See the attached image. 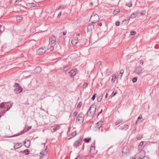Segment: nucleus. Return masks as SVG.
<instances>
[{
  "label": "nucleus",
  "mask_w": 159,
  "mask_h": 159,
  "mask_svg": "<svg viewBox=\"0 0 159 159\" xmlns=\"http://www.w3.org/2000/svg\"><path fill=\"white\" fill-rule=\"evenodd\" d=\"M146 13L145 11H142L140 12V14L142 15H144Z\"/></svg>",
  "instance_id": "nucleus-47"
},
{
  "label": "nucleus",
  "mask_w": 159,
  "mask_h": 159,
  "mask_svg": "<svg viewBox=\"0 0 159 159\" xmlns=\"http://www.w3.org/2000/svg\"><path fill=\"white\" fill-rule=\"evenodd\" d=\"M103 96V94H100V95L97 97V101L98 102H101L102 100Z\"/></svg>",
  "instance_id": "nucleus-20"
},
{
  "label": "nucleus",
  "mask_w": 159,
  "mask_h": 159,
  "mask_svg": "<svg viewBox=\"0 0 159 159\" xmlns=\"http://www.w3.org/2000/svg\"><path fill=\"white\" fill-rule=\"evenodd\" d=\"M139 62L140 64H142V65H143V61L142 60H140L139 61Z\"/></svg>",
  "instance_id": "nucleus-52"
},
{
  "label": "nucleus",
  "mask_w": 159,
  "mask_h": 159,
  "mask_svg": "<svg viewBox=\"0 0 159 159\" xmlns=\"http://www.w3.org/2000/svg\"><path fill=\"white\" fill-rule=\"evenodd\" d=\"M41 68L39 66H38L35 68L34 70V73L37 74L39 73L41 71Z\"/></svg>",
  "instance_id": "nucleus-15"
},
{
  "label": "nucleus",
  "mask_w": 159,
  "mask_h": 159,
  "mask_svg": "<svg viewBox=\"0 0 159 159\" xmlns=\"http://www.w3.org/2000/svg\"><path fill=\"white\" fill-rule=\"evenodd\" d=\"M156 153L157 155L159 156V146L158 147V149Z\"/></svg>",
  "instance_id": "nucleus-50"
},
{
  "label": "nucleus",
  "mask_w": 159,
  "mask_h": 159,
  "mask_svg": "<svg viewBox=\"0 0 159 159\" xmlns=\"http://www.w3.org/2000/svg\"><path fill=\"white\" fill-rule=\"evenodd\" d=\"M137 14H138V12H134L133 13L130 15V18H134L137 16Z\"/></svg>",
  "instance_id": "nucleus-22"
},
{
  "label": "nucleus",
  "mask_w": 159,
  "mask_h": 159,
  "mask_svg": "<svg viewBox=\"0 0 159 159\" xmlns=\"http://www.w3.org/2000/svg\"><path fill=\"white\" fill-rule=\"evenodd\" d=\"M84 115L82 113H80L76 119V121H79L80 123H83L84 120Z\"/></svg>",
  "instance_id": "nucleus-5"
},
{
  "label": "nucleus",
  "mask_w": 159,
  "mask_h": 159,
  "mask_svg": "<svg viewBox=\"0 0 159 159\" xmlns=\"http://www.w3.org/2000/svg\"><path fill=\"white\" fill-rule=\"evenodd\" d=\"M124 70L123 69H121L120 71V73H119L118 74V76H120V78H121L122 74L124 73Z\"/></svg>",
  "instance_id": "nucleus-33"
},
{
  "label": "nucleus",
  "mask_w": 159,
  "mask_h": 159,
  "mask_svg": "<svg viewBox=\"0 0 159 159\" xmlns=\"http://www.w3.org/2000/svg\"><path fill=\"white\" fill-rule=\"evenodd\" d=\"M70 66L69 65H68V66H65L63 68V70L64 71H67L68 70H70Z\"/></svg>",
  "instance_id": "nucleus-25"
},
{
  "label": "nucleus",
  "mask_w": 159,
  "mask_h": 159,
  "mask_svg": "<svg viewBox=\"0 0 159 159\" xmlns=\"http://www.w3.org/2000/svg\"><path fill=\"white\" fill-rule=\"evenodd\" d=\"M116 94V93H114V92H113V93L111 94V96L112 97L114 96Z\"/></svg>",
  "instance_id": "nucleus-59"
},
{
  "label": "nucleus",
  "mask_w": 159,
  "mask_h": 159,
  "mask_svg": "<svg viewBox=\"0 0 159 159\" xmlns=\"http://www.w3.org/2000/svg\"><path fill=\"white\" fill-rule=\"evenodd\" d=\"M52 132H55L60 129V126L58 125H55L54 126H52Z\"/></svg>",
  "instance_id": "nucleus-17"
},
{
  "label": "nucleus",
  "mask_w": 159,
  "mask_h": 159,
  "mask_svg": "<svg viewBox=\"0 0 159 159\" xmlns=\"http://www.w3.org/2000/svg\"><path fill=\"white\" fill-rule=\"evenodd\" d=\"M99 20L98 16L96 13H93L91 15L90 20L91 21L92 23L98 22Z\"/></svg>",
  "instance_id": "nucleus-2"
},
{
  "label": "nucleus",
  "mask_w": 159,
  "mask_h": 159,
  "mask_svg": "<svg viewBox=\"0 0 159 159\" xmlns=\"http://www.w3.org/2000/svg\"><path fill=\"white\" fill-rule=\"evenodd\" d=\"M32 41H33L34 42V43H32V42H31V44H35V45H36L37 44V42H36V41H34L33 40H32Z\"/></svg>",
  "instance_id": "nucleus-57"
},
{
  "label": "nucleus",
  "mask_w": 159,
  "mask_h": 159,
  "mask_svg": "<svg viewBox=\"0 0 159 159\" xmlns=\"http://www.w3.org/2000/svg\"><path fill=\"white\" fill-rule=\"evenodd\" d=\"M53 45H51V46L50 49L51 51H52L54 49Z\"/></svg>",
  "instance_id": "nucleus-55"
},
{
  "label": "nucleus",
  "mask_w": 159,
  "mask_h": 159,
  "mask_svg": "<svg viewBox=\"0 0 159 159\" xmlns=\"http://www.w3.org/2000/svg\"><path fill=\"white\" fill-rule=\"evenodd\" d=\"M47 154V151L46 148L44 150L42 151V152H40L39 155L40 158L43 159L46 157Z\"/></svg>",
  "instance_id": "nucleus-9"
},
{
  "label": "nucleus",
  "mask_w": 159,
  "mask_h": 159,
  "mask_svg": "<svg viewBox=\"0 0 159 159\" xmlns=\"http://www.w3.org/2000/svg\"><path fill=\"white\" fill-rule=\"evenodd\" d=\"M22 17L20 16H18L16 17V20L18 22H20L22 20Z\"/></svg>",
  "instance_id": "nucleus-29"
},
{
  "label": "nucleus",
  "mask_w": 159,
  "mask_h": 159,
  "mask_svg": "<svg viewBox=\"0 0 159 159\" xmlns=\"http://www.w3.org/2000/svg\"><path fill=\"white\" fill-rule=\"evenodd\" d=\"M82 104V102H80L77 105V107L80 108Z\"/></svg>",
  "instance_id": "nucleus-45"
},
{
  "label": "nucleus",
  "mask_w": 159,
  "mask_h": 159,
  "mask_svg": "<svg viewBox=\"0 0 159 159\" xmlns=\"http://www.w3.org/2000/svg\"><path fill=\"white\" fill-rule=\"evenodd\" d=\"M80 42V41H79L78 39H74L72 40L71 43L73 45H75L78 42Z\"/></svg>",
  "instance_id": "nucleus-21"
},
{
  "label": "nucleus",
  "mask_w": 159,
  "mask_h": 159,
  "mask_svg": "<svg viewBox=\"0 0 159 159\" xmlns=\"http://www.w3.org/2000/svg\"><path fill=\"white\" fill-rule=\"evenodd\" d=\"M129 20H130V19H129V17H127V18H126L125 19L123 20V22L126 21L125 23L126 24H127L128 23L129 21Z\"/></svg>",
  "instance_id": "nucleus-36"
},
{
  "label": "nucleus",
  "mask_w": 159,
  "mask_h": 159,
  "mask_svg": "<svg viewBox=\"0 0 159 159\" xmlns=\"http://www.w3.org/2000/svg\"><path fill=\"white\" fill-rule=\"evenodd\" d=\"M126 5L127 6L129 7H131L132 6V3L131 2H129L127 3L126 4Z\"/></svg>",
  "instance_id": "nucleus-31"
},
{
  "label": "nucleus",
  "mask_w": 159,
  "mask_h": 159,
  "mask_svg": "<svg viewBox=\"0 0 159 159\" xmlns=\"http://www.w3.org/2000/svg\"><path fill=\"white\" fill-rule=\"evenodd\" d=\"M103 125V122L99 121L95 124V126L94 128V130L95 131H97L100 129L101 126Z\"/></svg>",
  "instance_id": "nucleus-7"
},
{
  "label": "nucleus",
  "mask_w": 159,
  "mask_h": 159,
  "mask_svg": "<svg viewBox=\"0 0 159 159\" xmlns=\"http://www.w3.org/2000/svg\"><path fill=\"white\" fill-rule=\"evenodd\" d=\"M45 48L44 47H42L39 48L37 51V52L39 55H41L44 53L46 51V50L44 49Z\"/></svg>",
  "instance_id": "nucleus-12"
},
{
  "label": "nucleus",
  "mask_w": 159,
  "mask_h": 159,
  "mask_svg": "<svg viewBox=\"0 0 159 159\" xmlns=\"http://www.w3.org/2000/svg\"><path fill=\"white\" fill-rule=\"evenodd\" d=\"M120 22L119 21H117L116 23V26H119L120 25Z\"/></svg>",
  "instance_id": "nucleus-56"
},
{
  "label": "nucleus",
  "mask_w": 159,
  "mask_h": 159,
  "mask_svg": "<svg viewBox=\"0 0 159 159\" xmlns=\"http://www.w3.org/2000/svg\"><path fill=\"white\" fill-rule=\"evenodd\" d=\"M61 12L60 11L58 14V15L57 16V18H59L60 16H61Z\"/></svg>",
  "instance_id": "nucleus-51"
},
{
  "label": "nucleus",
  "mask_w": 159,
  "mask_h": 159,
  "mask_svg": "<svg viewBox=\"0 0 159 159\" xmlns=\"http://www.w3.org/2000/svg\"><path fill=\"white\" fill-rule=\"evenodd\" d=\"M77 71V70L76 69H72L68 72V75H70L74 77L76 74Z\"/></svg>",
  "instance_id": "nucleus-11"
},
{
  "label": "nucleus",
  "mask_w": 159,
  "mask_h": 159,
  "mask_svg": "<svg viewBox=\"0 0 159 159\" xmlns=\"http://www.w3.org/2000/svg\"><path fill=\"white\" fill-rule=\"evenodd\" d=\"M88 84L87 83H85L83 85V89H85L88 87Z\"/></svg>",
  "instance_id": "nucleus-46"
},
{
  "label": "nucleus",
  "mask_w": 159,
  "mask_h": 159,
  "mask_svg": "<svg viewBox=\"0 0 159 159\" xmlns=\"http://www.w3.org/2000/svg\"><path fill=\"white\" fill-rule=\"evenodd\" d=\"M120 11V10L119 9H115L113 12V13L114 15H116L119 13Z\"/></svg>",
  "instance_id": "nucleus-28"
},
{
  "label": "nucleus",
  "mask_w": 159,
  "mask_h": 159,
  "mask_svg": "<svg viewBox=\"0 0 159 159\" xmlns=\"http://www.w3.org/2000/svg\"><path fill=\"white\" fill-rule=\"evenodd\" d=\"M75 159H81V158L80 157L77 156Z\"/></svg>",
  "instance_id": "nucleus-64"
},
{
  "label": "nucleus",
  "mask_w": 159,
  "mask_h": 159,
  "mask_svg": "<svg viewBox=\"0 0 159 159\" xmlns=\"http://www.w3.org/2000/svg\"><path fill=\"white\" fill-rule=\"evenodd\" d=\"M5 102H3L0 104V108H4Z\"/></svg>",
  "instance_id": "nucleus-34"
},
{
  "label": "nucleus",
  "mask_w": 159,
  "mask_h": 159,
  "mask_svg": "<svg viewBox=\"0 0 159 159\" xmlns=\"http://www.w3.org/2000/svg\"><path fill=\"white\" fill-rule=\"evenodd\" d=\"M127 148L126 147H124L123 149V152L125 153H127L128 152V150L126 149V151H125V150Z\"/></svg>",
  "instance_id": "nucleus-40"
},
{
  "label": "nucleus",
  "mask_w": 159,
  "mask_h": 159,
  "mask_svg": "<svg viewBox=\"0 0 159 159\" xmlns=\"http://www.w3.org/2000/svg\"><path fill=\"white\" fill-rule=\"evenodd\" d=\"M14 148H15V149H17L18 148H19L20 147H18V146H16V145H14Z\"/></svg>",
  "instance_id": "nucleus-58"
},
{
  "label": "nucleus",
  "mask_w": 159,
  "mask_h": 159,
  "mask_svg": "<svg viewBox=\"0 0 159 159\" xmlns=\"http://www.w3.org/2000/svg\"><path fill=\"white\" fill-rule=\"evenodd\" d=\"M136 33V32L135 31H131V34L132 35L135 34Z\"/></svg>",
  "instance_id": "nucleus-49"
},
{
  "label": "nucleus",
  "mask_w": 159,
  "mask_h": 159,
  "mask_svg": "<svg viewBox=\"0 0 159 159\" xmlns=\"http://www.w3.org/2000/svg\"><path fill=\"white\" fill-rule=\"evenodd\" d=\"M22 133L21 132V133H19V134H16V135L15 134L12 136H9V137H12L16 136H18L19 135L21 134Z\"/></svg>",
  "instance_id": "nucleus-43"
},
{
  "label": "nucleus",
  "mask_w": 159,
  "mask_h": 159,
  "mask_svg": "<svg viewBox=\"0 0 159 159\" xmlns=\"http://www.w3.org/2000/svg\"><path fill=\"white\" fill-rule=\"evenodd\" d=\"M143 142L142 141L140 143L139 146H138V148L139 150H141L143 148Z\"/></svg>",
  "instance_id": "nucleus-24"
},
{
  "label": "nucleus",
  "mask_w": 159,
  "mask_h": 159,
  "mask_svg": "<svg viewBox=\"0 0 159 159\" xmlns=\"http://www.w3.org/2000/svg\"><path fill=\"white\" fill-rule=\"evenodd\" d=\"M91 139V138H87L84 139V141L85 142L88 143L89 142Z\"/></svg>",
  "instance_id": "nucleus-30"
},
{
  "label": "nucleus",
  "mask_w": 159,
  "mask_h": 159,
  "mask_svg": "<svg viewBox=\"0 0 159 159\" xmlns=\"http://www.w3.org/2000/svg\"><path fill=\"white\" fill-rule=\"evenodd\" d=\"M98 25L100 26L102 25V23L101 22H99L98 24Z\"/></svg>",
  "instance_id": "nucleus-62"
},
{
  "label": "nucleus",
  "mask_w": 159,
  "mask_h": 159,
  "mask_svg": "<svg viewBox=\"0 0 159 159\" xmlns=\"http://www.w3.org/2000/svg\"><path fill=\"white\" fill-rule=\"evenodd\" d=\"M56 39L55 37L52 36L49 39V43H51V45H54L56 44Z\"/></svg>",
  "instance_id": "nucleus-8"
},
{
  "label": "nucleus",
  "mask_w": 159,
  "mask_h": 159,
  "mask_svg": "<svg viewBox=\"0 0 159 159\" xmlns=\"http://www.w3.org/2000/svg\"><path fill=\"white\" fill-rule=\"evenodd\" d=\"M102 109H101V111H100V112H99L98 114V116L99 114H101L102 112Z\"/></svg>",
  "instance_id": "nucleus-61"
},
{
  "label": "nucleus",
  "mask_w": 159,
  "mask_h": 159,
  "mask_svg": "<svg viewBox=\"0 0 159 159\" xmlns=\"http://www.w3.org/2000/svg\"><path fill=\"white\" fill-rule=\"evenodd\" d=\"M25 146L28 148L30 146V141L29 140H27L25 141L24 143Z\"/></svg>",
  "instance_id": "nucleus-19"
},
{
  "label": "nucleus",
  "mask_w": 159,
  "mask_h": 159,
  "mask_svg": "<svg viewBox=\"0 0 159 159\" xmlns=\"http://www.w3.org/2000/svg\"><path fill=\"white\" fill-rule=\"evenodd\" d=\"M22 0H17L15 2V4L16 5H19L20 4V2Z\"/></svg>",
  "instance_id": "nucleus-39"
},
{
  "label": "nucleus",
  "mask_w": 159,
  "mask_h": 159,
  "mask_svg": "<svg viewBox=\"0 0 159 159\" xmlns=\"http://www.w3.org/2000/svg\"><path fill=\"white\" fill-rule=\"evenodd\" d=\"M122 121L123 120L122 119H119L116 120L115 123V124L116 125H117L119 124H120V123H121L122 122Z\"/></svg>",
  "instance_id": "nucleus-27"
},
{
  "label": "nucleus",
  "mask_w": 159,
  "mask_h": 159,
  "mask_svg": "<svg viewBox=\"0 0 159 159\" xmlns=\"http://www.w3.org/2000/svg\"><path fill=\"white\" fill-rule=\"evenodd\" d=\"M81 140L79 139L76 140L74 143L73 146L74 147L77 148V147L79 146L81 144Z\"/></svg>",
  "instance_id": "nucleus-13"
},
{
  "label": "nucleus",
  "mask_w": 159,
  "mask_h": 159,
  "mask_svg": "<svg viewBox=\"0 0 159 159\" xmlns=\"http://www.w3.org/2000/svg\"><path fill=\"white\" fill-rule=\"evenodd\" d=\"M108 95V93H106V95H105V98L106 99L107 98Z\"/></svg>",
  "instance_id": "nucleus-63"
},
{
  "label": "nucleus",
  "mask_w": 159,
  "mask_h": 159,
  "mask_svg": "<svg viewBox=\"0 0 159 159\" xmlns=\"http://www.w3.org/2000/svg\"><path fill=\"white\" fill-rule=\"evenodd\" d=\"M15 85L16 88L14 89V92L17 94L21 93L22 91V88L20 86L19 84L18 83H16Z\"/></svg>",
  "instance_id": "nucleus-4"
},
{
  "label": "nucleus",
  "mask_w": 159,
  "mask_h": 159,
  "mask_svg": "<svg viewBox=\"0 0 159 159\" xmlns=\"http://www.w3.org/2000/svg\"><path fill=\"white\" fill-rule=\"evenodd\" d=\"M12 104L9 102H5L4 108H7L6 110V111H8L10 109L11 107Z\"/></svg>",
  "instance_id": "nucleus-10"
},
{
  "label": "nucleus",
  "mask_w": 159,
  "mask_h": 159,
  "mask_svg": "<svg viewBox=\"0 0 159 159\" xmlns=\"http://www.w3.org/2000/svg\"><path fill=\"white\" fill-rule=\"evenodd\" d=\"M30 151L28 149H25L24 151V153H25V155H27L29 154Z\"/></svg>",
  "instance_id": "nucleus-37"
},
{
  "label": "nucleus",
  "mask_w": 159,
  "mask_h": 159,
  "mask_svg": "<svg viewBox=\"0 0 159 159\" xmlns=\"http://www.w3.org/2000/svg\"><path fill=\"white\" fill-rule=\"evenodd\" d=\"M136 138L138 140H139L142 138V136L140 134H138L136 135Z\"/></svg>",
  "instance_id": "nucleus-35"
},
{
  "label": "nucleus",
  "mask_w": 159,
  "mask_h": 159,
  "mask_svg": "<svg viewBox=\"0 0 159 159\" xmlns=\"http://www.w3.org/2000/svg\"><path fill=\"white\" fill-rule=\"evenodd\" d=\"M96 93H95L93 96L91 98L92 100L93 101L95 99V97H96Z\"/></svg>",
  "instance_id": "nucleus-48"
},
{
  "label": "nucleus",
  "mask_w": 159,
  "mask_h": 159,
  "mask_svg": "<svg viewBox=\"0 0 159 159\" xmlns=\"http://www.w3.org/2000/svg\"><path fill=\"white\" fill-rule=\"evenodd\" d=\"M76 131L73 132L69 136V139H70L71 138H72V137L75 136V135H76Z\"/></svg>",
  "instance_id": "nucleus-26"
},
{
  "label": "nucleus",
  "mask_w": 159,
  "mask_h": 159,
  "mask_svg": "<svg viewBox=\"0 0 159 159\" xmlns=\"http://www.w3.org/2000/svg\"><path fill=\"white\" fill-rule=\"evenodd\" d=\"M145 152L144 151H140V152L136 154L135 156L136 159H142L145 156Z\"/></svg>",
  "instance_id": "nucleus-3"
},
{
  "label": "nucleus",
  "mask_w": 159,
  "mask_h": 159,
  "mask_svg": "<svg viewBox=\"0 0 159 159\" xmlns=\"http://www.w3.org/2000/svg\"><path fill=\"white\" fill-rule=\"evenodd\" d=\"M37 5L35 3L30 2V8L36 7Z\"/></svg>",
  "instance_id": "nucleus-32"
},
{
  "label": "nucleus",
  "mask_w": 159,
  "mask_h": 159,
  "mask_svg": "<svg viewBox=\"0 0 159 159\" xmlns=\"http://www.w3.org/2000/svg\"><path fill=\"white\" fill-rule=\"evenodd\" d=\"M67 82L69 83H70L73 82L74 80V77L70 75H69L67 77Z\"/></svg>",
  "instance_id": "nucleus-16"
},
{
  "label": "nucleus",
  "mask_w": 159,
  "mask_h": 159,
  "mask_svg": "<svg viewBox=\"0 0 159 159\" xmlns=\"http://www.w3.org/2000/svg\"><path fill=\"white\" fill-rule=\"evenodd\" d=\"M66 7V6L65 5H61L56 8V10H58L60 9H65Z\"/></svg>",
  "instance_id": "nucleus-23"
},
{
  "label": "nucleus",
  "mask_w": 159,
  "mask_h": 159,
  "mask_svg": "<svg viewBox=\"0 0 159 159\" xmlns=\"http://www.w3.org/2000/svg\"><path fill=\"white\" fill-rule=\"evenodd\" d=\"M78 113L76 111H75L73 114V116H75L77 115Z\"/></svg>",
  "instance_id": "nucleus-53"
},
{
  "label": "nucleus",
  "mask_w": 159,
  "mask_h": 159,
  "mask_svg": "<svg viewBox=\"0 0 159 159\" xmlns=\"http://www.w3.org/2000/svg\"><path fill=\"white\" fill-rule=\"evenodd\" d=\"M116 76H113L111 80L113 81V82H114L116 80Z\"/></svg>",
  "instance_id": "nucleus-44"
},
{
  "label": "nucleus",
  "mask_w": 159,
  "mask_h": 159,
  "mask_svg": "<svg viewBox=\"0 0 159 159\" xmlns=\"http://www.w3.org/2000/svg\"><path fill=\"white\" fill-rule=\"evenodd\" d=\"M143 69V68L140 66H138L136 68L134 71L139 75H140L144 72Z\"/></svg>",
  "instance_id": "nucleus-6"
},
{
  "label": "nucleus",
  "mask_w": 159,
  "mask_h": 159,
  "mask_svg": "<svg viewBox=\"0 0 159 159\" xmlns=\"http://www.w3.org/2000/svg\"><path fill=\"white\" fill-rule=\"evenodd\" d=\"M96 106L92 105L89 108L87 112V115H93L96 111Z\"/></svg>",
  "instance_id": "nucleus-1"
},
{
  "label": "nucleus",
  "mask_w": 159,
  "mask_h": 159,
  "mask_svg": "<svg viewBox=\"0 0 159 159\" xmlns=\"http://www.w3.org/2000/svg\"><path fill=\"white\" fill-rule=\"evenodd\" d=\"M129 128V126L127 125H125L120 127V129L123 131L126 130Z\"/></svg>",
  "instance_id": "nucleus-18"
},
{
  "label": "nucleus",
  "mask_w": 159,
  "mask_h": 159,
  "mask_svg": "<svg viewBox=\"0 0 159 159\" xmlns=\"http://www.w3.org/2000/svg\"><path fill=\"white\" fill-rule=\"evenodd\" d=\"M102 62L101 61H99L97 62V64L98 65L100 66L102 64Z\"/></svg>",
  "instance_id": "nucleus-54"
},
{
  "label": "nucleus",
  "mask_w": 159,
  "mask_h": 159,
  "mask_svg": "<svg viewBox=\"0 0 159 159\" xmlns=\"http://www.w3.org/2000/svg\"><path fill=\"white\" fill-rule=\"evenodd\" d=\"M137 77H135L133 78L132 81L133 83H135L137 81Z\"/></svg>",
  "instance_id": "nucleus-41"
},
{
  "label": "nucleus",
  "mask_w": 159,
  "mask_h": 159,
  "mask_svg": "<svg viewBox=\"0 0 159 159\" xmlns=\"http://www.w3.org/2000/svg\"><path fill=\"white\" fill-rule=\"evenodd\" d=\"M143 159H150L147 156H145L144 158Z\"/></svg>",
  "instance_id": "nucleus-60"
},
{
  "label": "nucleus",
  "mask_w": 159,
  "mask_h": 159,
  "mask_svg": "<svg viewBox=\"0 0 159 159\" xmlns=\"http://www.w3.org/2000/svg\"><path fill=\"white\" fill-rule=\"evenodd\" d=\"M95 146H91L90 147V152H92L93 150H95Z\"/></svg>",
  "instance_id": "nucleus-42"
},
{
  "label": "nucleus",
  "mask_w": 159,
  "mask_h": 159,
  "mask_svg": "<svg viewBox=\"0 0 159 159\" xmlns=\"http://www.w3.org/2000/svg\"><path fill=\"white\" fill-rule=\"evenodd\" d=\"M94 25L92 24H89L87 27L88 32L92 31L94 29Z\"/></svg>",
  "instance_id": "nucleus-14"
},
{
  "label": "nucleus",
  "mask_w": 159,
  "mask_h": 159,
  "mask_svg": "<svg viewBox=\"0 0 159 159\" xmlns=\"http://www.w3.org/2000/svg\"><path fill=\"white\" fill-rule=\"evenodd\" d=\"M6 111H6V110H5L2 111L0 112V116H3L5 114Z\"/></svg>",
  "instance_id": "nucleus-38"
}]
</instances>
